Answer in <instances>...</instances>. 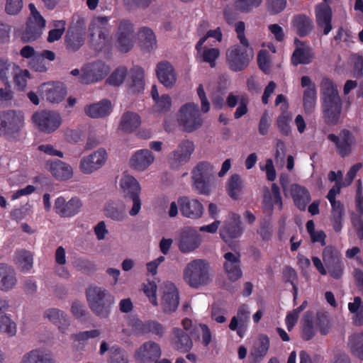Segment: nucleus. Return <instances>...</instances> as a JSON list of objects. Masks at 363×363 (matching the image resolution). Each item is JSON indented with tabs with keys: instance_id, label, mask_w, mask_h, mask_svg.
<instances>
[{
	"instance_id": "obj_1",
	"label": "nucleus",
	"mask_w": 363,
	"mask_h": 363,
	"mask_svg": "<svg viewBox=\"0 0 363 363\" xmlns=\"http://www.w3.org/2000/svg\"><path fill=\"white\" fill-rule=\"evenodd\" d=\"M320 102L323 118L328 125L339 123L342 111V101L337 84L325 77L320 82Z\"/></svg>"
},
{
	"instance_id": "obj_2",
	"label": "nucleus",
	"mask_w": 363,
	"mask_h": 363,
	"mask_svg": "<svg viewBox=\"0 0 363 363\" xmlns=\"http://www.w3.org/2000/svg\"><path fill=\"white\" fill-rule=\"evenodd\" d=\"M30 14L23 26L16 28L14 34L23 43H32L37 40L43 33L45 20L38 11L35 4H28Z\"/></svg>"
},
{
	"instance_id": "obj_3",
	"label": "nucleus",
	"mask_w": 363,
	"mask_h": 363,
	"mask_svg": "<svg viewBox=\"0 0 363 363\" xmlns=\"http://www.w3.org/2000/svg\"><path fill=\"white\" fill-rule=\"evenodd\" d=\"M90 309L100 318H108L114 304V297L106 289L90 286L86 291Z\"/></svg>"
},
{
	"instance_id": "obj_4",
	"label": "nucleus",
	"mask_w": 363,
	"mask_h": 363,
	"mask_svg": "<svg viewBox=\"0 0 363 363\" xmlns=\"http://www.w3.org/2000/svg\"><path fill=\"white\" fill-rule=\"evenodd\" d=\"M109 18L97 16L92 19L88 28V39L90 47L96 52H101L110 45Z\"/></svg>"
},
{
	"instance_id": "obj_5",
	"label": "nucleus",
	"mask_w": 363,
	"mask_h": 363,
	"mask_svg": "<svg viewBox=\"0 0 363 363\" xmlns=\"http://www.w3.org/2000/svg\"><path fill=\"white\" fill-rule=\"evenodd\" d=\"M209 263L202 259L189 262L184 270V279L192 288L207 285L210 281Z\"/></svg>"
},
{
	"instance_id": "obj_6",
	"label": "nucleus",
	"mask_w": 363,
	"mask_h": 363,
	"mask_svg": "<svg viewBox=\"0 0 363 363\" xmlns=\"http://www.w3.org/2000/svg\"><path fill=\"white\" fill-rule=\"evenodd\" d=\"M213 166L208 162H199L192 170L193 186L199 194L208 196L211 192Z\"/></svg>"
},
{
	"instance_id": "obj_7",
	"label": "nucleus",
	"mask_w": 363,
	"mask_h": 363,
	"mask_svg": "<svg viewBox=\"0 0 363 363\" xmlns=\"http://www.w3.org/2000/svg\"><path fill=\"white\" fill-rule=\"evenodd\" d=\"M253 57L252 50L249 46L234 45L226 51V63L231 71L244 70Z\"/></svg>"
},
{
	"instance_id": "obj_8",
	"label": "nucleus",
	"mask_w": 363,
	"mask_h": 363,
	"mask_svg": "<svg viewBox=\"0 0 363 363\" xmlns=\"http://www.w3.org/2000/svg\"><path fill=\"white\" fill-rule=\"evenodd\" d=\"M178 123L182 130L192 133L199 129L203 123L199 106L194 103H187L183 105L178 114Z\"/></svg>"
},
{
	"instance_id": "obj_9",
	"label": "nucleus",
	"mask_w": 363,
	"mask_h": 363,
	"mask_svg": "<svg viewBox=\"0 0 363 363\" xmlns=\"http://www.w3.org/2000/svg\"><path fill=\"white\" fill-rule=\"evenodd\" d=\"M120 186L125 201L133 202V206L129 211V214L131 216L138 215L142 206L140 198L141 191L140 184L133 176L125 175L121 179Z\"/></svg>"
},
{
	"instance_id": "obj_10",
	"label": "nucleus",
	"mask_w": 363,
	"mask_h": 363,
	"mask_svg": "<svg viewBox=\"0 0 363 363\" xmlns=\"http://www.w3.org/2000/svg\"><path fill=\"white\" fill-rule=\"evenodd\" d=\"M115 34L116 48L122 53H127L134 45L135 39L133 23L128 19L119 20Z\"/></svg>"
},
{
	"instance_id": "obj_11",
	"label": "nucleus",
	"mask_w": 363,
	"mask_h": 363,
	"mask_svg": "<svg viewBox=\"0 0 363 363\" xmlns=\"http://www.w3.org/2000/svg\"><path fill=\"white\" fill-rule=\"evenodd\" d=\"M175 240L179 251L184 254L198 249L202 241L201 235L196 230L190 226L181 228Z\"/></svg>"
},
{
	"instance_id": "obj_12",
	"label": "nucleus",
	"mask_w": 363,
	"mask_h": 363,
	"mask_svg": "<svg viewBox=\"0 0 363 363\" xmlns=\"http://www.w3.org/2000/svg\"><path fill=\"white\" fill-rule=\"evenodd\" d=\"M24 114L21 111L9 110L0 113V135H11L24 126Z\"/></svg>"
},
{
	"instance_id": "obj_13",
	"label": "nucleus",
	"mask_w": 363,
	"mask_h": 363,
	"mask_svg": "<svg viewBox=\"0 0 363 363\" xmlns=\"http://www.w3.org/2000/svg\"><path fill=\"white\" fill-rule=\"evenodd\" d=\"M323 260L330 277L339 279L342 277L345 265L340 255L332 246L324 248L322 254Z\"/></svg>"
},
{
	"instance_id": "obj_14",
	"label": "nucleus",
	"mask_w": 363,
	"mask_h": 363,
	"mask_svg": "<svg viewBox=\"0 0 363 363\" xmlns=\"http://www.w3.org/2000/svg\"><path fill=\"white\" fill-rule=\"evenodd\" d=\"M327 138L335 144L336 152L341 157L345 158L352 153L355 139L350 130L344 128L340 130L339 135L330 133Z\"/></svg>"
},
{
	"instance_id": "obj_15",
	"label": "nucleus",
	"mask_w": 363,
	"mask_h": 363,
	"mask_svg": "<svg viewBox=\"0 0 363 363\" xmlns=\"http://www.w3.org/2000/svg\"><path fill=\"white\" fill-rule=\"evenodd\" d=\"M181 214L192 220H196L203 214L204 208L202 203L196 199L180 196L177 200Z\"/></svg>"
},
{
	"instance_id": "obj_16",
	"label": "nucleus",
	"mask_w": 363,
	"mask_h": 363,
	"mask_svg": "<svg viewBox=\"0 0 363 363\" xmlns=\"http://www.w3.org/2000/svg\"><path fill=\"white\" fill-rule=\"evenodd\" d=\"M194 151V144L189 140L182 141L176 150L169 157L171 167L177 169L179 166L186 163Z\"/></svg>"
},
{
	"instance_id": "obj_17",
	"label": "nucleus",
	"mask_w": 363,
	"mask_h": 363,
	"mask_svg": "<svg viewBox=\"0 0 363 363\" xmlns=\"http://www.w3.org/2000/svg\"><path fill=\"white\" fill-rule=\"evenodd\" d=\"M302 87H306L303 95V105L306 114L313 112L317 100V90L315 84L308 76H303L301 79Z\"/></svg>"
},
{
	"instance_id": "obj_18",
	"label": "nucleus",
	"mask_w": 363,
	"mask_h": 363,
	"mask_svg": "<svg viewBox=\"0 0 363 363\" xmlns=\"http://www.w3.org/2000/svg\"><path fill=\"white\" fill-rule=\"evenodd\" d=\"M179 292L176 286L169 281L164 283L162 306L164 313L174 312L179 306Z\"/></svg>"
},
{
	"instance_id": "obj_19",
	"label": "nucleus",
	"mask_w": 363,
	"mask_h": 363,
	"mask_svg": "<svg viewBox=\"0 0 363 363\" xmlns=\"http://www.w3.org/2000/svg\"><path fill=\"white\" fill-rule=\"evenodd\" d=\"M82 203L78 197H72L68 201L62 196L58 197L55 202V212L61 217H72L77 214Z\"/></svg>"
},
{
	"instance_id": "obj_20",
	"label": "nucleus",
	"mask_w": 363,
	"mask_h": 363,
	"mask_svg": "<svg viewBox=\"0 0 363 363\" xmlns=\"http://www.w3.org/2000/svg\"><path fill=\"white\" fill-rule=\"evenodd\" d=\"M107 72V67L104 62H94L90 67L82 69L79 79L81 83L85 84L96 82L103 79Z\"/></svg>"
},
{
	"instance_id": "obj_21",
	"label": "nucleus",
	"mask_w": 363,
	"mask_h": 363,
	"mask_svg": "<svg viewBox=\"0 0 363 363\" xmlns=\"http://www.w3.org/2000/svg\"><path fill=\"white\" fill-rule=\"evenodd\" d=\"M107 153L104 149H99L86 157L81 160L79 168L84 174H90L101 168L105 163Z\"/></svg>"
},
{
	"instance_id": "obj_22",
	"label": "nucleus",
	"mask_w": 363,
	"mask_h": 363,
	"mask_svg": "<svg viewBox=\"0 0 363 363\" xmlns=\"http://www.w3.org/2000/svg\"><path fill=\"white\" fill-rule=\"evenodd\" d=\"M296 48L291 55V61L292 65L297 66L298 65H308L314 58L313 49L306 42L301 41L298 38L294 40Z\"/></svg>"
},
{
	"instance_id": "obj_23",
	"label": "nucleus",
	"mask_w": 363,
	"mask_h": 363,
	"mask_svg": "<svg viewBox=\"0 0 363 363\" xmlns=\"http://www.w3.org/2000/svg\"><path fill=\"white\" fill-rule=\"evenodd\" d=\"M132 328L137 335L152 333L158 337H162L165 333L164 327L157 320L142 321L140 319L133 320Z\"/></svg>"
},
{
	"instance_id": "obj_24",
	"label": "nucleus",
	"mask_w": 363,
	"mask_h": 363,
	"mask_svg": "<svg viewBox=\"0 0 363 363\" xmlns=\"http://www.w3.org/2000/svg\"><path fill=\"white\" fill-rule=\"evenodd\" d=\"M315 13L318 26L323 28L324 35H328L333 28L330 6L325 3H320L315 6Z\"/></svg>"
},
{
	"instance_id": "obj_25",
	"label": "nucleus",
	"mask_w": 363,
	"mask_h": 363,
	"mask_svg": "<svg viewBox=\"0 0 363 363\" xmlns=\"http://www.w3.org/2000/svg\"><path fill=\"white\" fill-rule=\"evenodd\" d=\"M160 345L152 341L145 342L135 352V358L143 363H147L158 359L161 356Z\"/></svg>"
},
{
	"instance_id": "obj_26",
	"label": "nucleus",
	"mask_w": 363,
	"mask_h": 363,
	"mask_svg": "<svg viewBox=\"0 0 363 363\" xmlns=\"http://www.w3.org/2000/svg\"><path fill=\"white\" fill-rule=\"evenodd\" d=\"M336 196L328 191L326 198L331 204V222L336 233H340L342 228L344 216V206L340 201L335 199Z\"/></svg>"
},
{
	"instance_id": "obj_27",
	"label": "nucleus",
	"mask_w": 363,
	"mask_h": 363,
	"mask_svg": "<svg viewBox=\"0 0 363 363\" xmlns=\"http://www.w3.org/2000/svg\"><path fill=\"white\" fill-rule=\"evenodd\" d=\"M156 74L160 82L166 87L170 88L176 82L174 69L167 61H162L157 64Z\"/></svg>"
},
{
	"instance_id": "obj_28",
	"label": "nucleus",
	"mask_w": 363,
	"mask_h": 363,
	"mask_svg": "<svg viewBox=\"0 0 363 363\" xmlns=\"http://www.w3.org/2000/svg\"><path fill=\"white\" fill-rule=\"evenodd\" d=\"M291 196L295 206L300 211H304L311 200L309 191L299 184L291 186Z\"/></svg>"
},
{
	"instance_id": "obj_29",
	"label": "nucleus",
	"mask_w": 363,
	"mask_h": 363,
	"mask_svg": "<svg viewBox=\"0 0 363 363\" xmlns=\"http://www.w3.org/2000/svg\"><path fill=\"white\" fill-rule=\"evenodd\" d=\"M154 155L150 150L142 149L135 152L132 156L130 164L133 169L143 171L154 162Z\"/></svg>"
},
{
	"instance_id": "obj_30",
	"label": "nucleus",
	"mask_w": 363,
	"mask_h": 363,
	"mask_svg": "<svg viewBox=\"0 0 363 363\" xmlns=\"http://www.w3.org/2000/svg\"><path fill=\"white\" fill-rule=\"evenodd\" d=\"M17 284L15 270L10 266L0 264V290L9 291Z\"/></svg>"
},
{
	"instance_id": "obj_31",
	"label": "nucleus",
	"mask_w": 363,
	"mask_h": 363,
	"mask_svg": "<svg viewBox=\"0 0 363 363\" xmlns=\"http://www.w3.org/2000/svg\"><path fill=\"white\" fill-rule=\"evenodd\" d=\"M48 165H50V171L57 179L67 180L72 176V167L61 160H47Z\"/></svg>"
},
{
	"instance_id": "obj_32",
	"label": "nucleus",
	"mask_w": 363,
	"mask_h": 363,
	"mask_svg": "<svg viewBox=\"0 0 363 363\" xmlns=\"http://www.w3.org/2000/svg\"><path fill=\"white\" fill-rule=\"evenodd\" d=\"M173 345L179 351L182 352H189L192 346L193 342L189 334L182 329L179 328H173Z\"/></svg>"
},
{
	"instance_id": "obj_33",
	"label": "nucleus",
	"mask_w": 363,
	"mask_h": 363,
	"mask_svg": "<svg viewBox=\"0 0 363 363\" xmlns=\"http://www.w3.org/2000/svg\"><path fill=\"white\" fill-rule=\"evenodd\" d=\"M84 111L87 116L91 118H103L108 116L111 111V104L108 99L86 106Z\"/></svg>"
},
{
	"instance_id": "obj_34",
	"label": "nucleus",
	"mask_w": 363,
	"mask_h": 363,
	"mask_svg": "<svg viewBox=\"0 0 363 363\" xmlns=\"http://www.w3.org/2000/svg\"><path fill=\"white\" fill-rule=\"evenodd\" d=\"M105 216L115 221H123L127 217L125 206L122 202H108L104 209Z\"/></svg>"
},
{
	"instance_id": "obj_35",
	"label": "nucleus",
	"mask_w": 363,
	"mask_h": 363,
	"mask_svg": "<svg viewBox=\"0 0 363 363\" xmlns=\"http://www.w3.org/2000/svg\"><path fill=\"white\" fill-rule=\"evenodd\" d=\"M47 318L56 325L62 333H65L70 325L68 315L57 308H50L47 311Z\"/></svg>"
},
{
	"instance_id": "obj_36",
	"label": "nucleus",
	"mask_w": 363,
	"mask_h": 363,
	"mask_svg": "<svg viewBox=\"0 0 363 363\" xmlns=\"http://www.w3.org/2000/svg\"><path fill=\"white\" fill-rule=\"evenodd\" d=\"M67 94V89L62 82H47V101L52 103L62 101Z\"/></svg>"
},
{
	"instance_id": "obj_37",
	"label": "nucleus",
	"mask_w": 363,
	"mask_h": 363,
	"mask_svg": "<svg viewBox=\"0 0 363 363\" xmlns=\"http://www.w3.org/2000/svg\"><path fill=\"white\" fill-rule=\"evenodd\" d=\"M140 117L138 113L127 111L121 117L119 128L123 132L132 133L140 125Z\"/></svg>"
},
{
	"instance_id": "obj_38",
	"label": "nucleus",
	"mask_w": 363,
	"mask_h": 363,
	"mask_svg": "<svg viewBox=\"0 0 363 363\" xmlns=\"http://www.w3.org/2000/svg\"><path fill=\"white\" fill-rule=\"evenodd\" d=\"M292 23L300 37L308 35L313 28L312 20L304 14L295 16Z\"/></svg>"
},
{
	"instance_id": "obj_39",
	"label": "nucleus",
	"mask_w": 363,
	"mask_h": 363,
	"mask_svg": "<svg viewBox=\"0 0 363 363\" xmlns=\"http://www.w3.org/2000/svg\"><path fill=\"white\" fill-rule=\"evenodd\" d=\"M139 38L143 50L150 52L157 46V40L153 31L148 28L143 27L139 31Z\"/></svg>"
},
{
	"instance_id": "obj_40",
	"label": "nucleus",
	"mask_w": 363,
	"mask_h": 363,
	"mask_svg": "<svg viewBox=\"0 0 363 363\" xmlns=\"http://www.w3.org/2000/svg\"><path fill=\"white\" fill-rule=\"evenodd\" d=\"M242 189L241 177L238 174H232L226 183V191L228 196L233 200L238 199Z\"/></svg>"
},
{
	"instance_id": "obj_41",
	"label": "nucleus",
	"mask_w": 363,
	"mask_h": 363,
	"mask_svg": "<svg viewBox=\"0 0 363 363\" xmlns=\"http://www.w3.org/2000/svg\"><path fill=\"white\" fill-rule=\"evenodd\" d=\"M15 262L21 271L28 272L33 267V255L27 250H20L16 253Z\"/></svg>"
},
{
	"instance_id": "obj_42",
	"label": "nucleus",
	"mask_w": 363,
	"mask_h": 363,
	"mask_svg": "<svg viewBox=\"0 0 363 363\" xmlns=\"http://www.w3.org/2000/svg\"><path fill=\"white\" fill-rule=\"evenodd\" d=\"M84 33L68 29L65 35V44L68 50H78L84 44Z\"/></svg>"
},
{
	"instance_id": "obj_43",
	"label": "nucleus",
	"mask_w": 363,
	"mask_h": 363,
	"mask_svg": "<svg viewBox=\"0 0 363 363\" xmlns=\"http://www.w3.org/2000/svg\"><path fill=\"white\" fill-rule=\"evenodd\" d=\"M130 87L134 93H139L144 89V71L140 67H134L130 71Z\"/></svg>"
},
{
	"instance_id": "obj_44",
	"label": "nucleus",
	"mask_w": 363,
	"mask_h": 363,
	"mask_svg": "<svg viewBox=\"0 0 363 363\" xmlns=\"http://www.w3.org/2000/svg\"><path fill=\"white\" fill-rule=\"evenodd\" d=\"M315 328L314 327L313 316L311 313H306L303 318V325L301 327V335L304 341L312 340L315 335Z\"/></svg>"
},
{
	"instance_id": "obj_45",
	"label": "nucleus",
	"mask_w": 363,
	"mask_h": 363,
	"mask_svg": "<svg viewBox=\"0 0 363 363\" xmlns=\"http://www.w3.org/2000/svg\"><path fill=\"white\" fill-rule=\"evenodd\" d=\"M50 26L53 28L50 29L48 32L47 41L52 43L62 38L65 31L66 21L64 20L52 21L50 23Z\"/></svg>"
},
{
	"instance_id": "obj_46",
	"label": "nucleus",
	"mask_w": 363,
	"mask_h": 363,
	"mask_svg": "<svg viewBox=\"0 0 363 363\" xmlns=\"http://www.w3.org/2000/svg\"><path fill=\"white\" fill-rule=\"evenodd\" d=\"M191 335L194 338L199 339L201 335V342L203 346L207 347L211 341V333L206 324H199L194 325V328L191 331Z\"/></svg>"
},
{
	"instance_id": "obj_47",
	"label": "nucleus",
	"mask_w": 363,
	"mask_h": 363,
	"mask_svg": "<svg viewBox=\"0 0 363 363\" xmlns=\"http://www.w3.org/2000/svg\"><path fill=\"white\" fill-rule=\"evenodd\" d=\"M20 363H45V350L37 348L26 353Z\"/></svg>"
},
{
	"instance_id": "obj_48",
	"label": "nucleus",
	"mask_w": 363,
	"mask_h": 363,
	"mask_svg": "<svg viewBox=\"0 0 363 363\" xmlns=\"http://www.w3.org/2000/svg\"><path fill=\"white\" fill-rule=\"evenodd\" d=\"M242 233L240 223L233 222L226 225L220 230L221 238L227 242L230 239L237 238L241 235Z\"/></svg>"
},
{
	"instance_id": "obj_49",
	"label": "nucleus",
	"mask_w": 363,
	"mask_h": 363,
	"mask_svg": "<svg viewBox=\"0 0 363 363\" xmlns=\"http://www.w3.org/2000/svg\"><path fill=\"white\" fill-rule=\"evenodd\" d=\"M13 78L16 89L19 91H23L27 86V81L30 78V74L27 69H21L19 66L16 67Z\"/></svg>"
},
{
	"instance_id": "obj_50",
	"label": "nucleus",
	"mask_w": 363,
	"mask_h": 363,
	"mask_svg": "<svg viewBox=\"0 0 363 363\" xmlns=\"http://www.w3.org/2000/svg\"><path fill=\"white\" fill-rule=\"evenodd\" d=\"M314 322L322 335H326L329 333L331 325L329 317L325 313L317 312L315 318H313Z\"/></svg>"
},
{
	"instance_id": "obj_51",
	"label": "nucleus",
	"mask_w": 363,
	"mask_h": 363,
	"mask_svg": "<svg viewBox=\"0 0 363 363\" xmlns=\"http://www.w3.org/2000/svg\"><path fill=\"white\" fill-rule=\"evenodd\" d=\"M0 331L11 337L14 336L17 332L16 323L11 320L9 315L5 313H0Z\"/></svg>"
},
{
	"instance_id": "obj_52",
	"label": "nucleus",
	"mask_w": 363,
	"mask_h": 363,
	"mask_svg": "<svg viewBox=\"0 0 363 363\" xmlns=\"http://www.w3.org/2000/svg\"><path fill=\"white\" fill-rule=\"evenodd\" d=\"M349 346L353 355L363 359V335H354L350 337Z\"/></svg>"
},
{
	"instance_id": "obj_53",
	"label": "nucleus",
	"mask_w": 363,
	"mask_h": 363,
	"mask_svg": "<svg viewBox=\"0 0 363 363\" xmlns=\"http://www.w3.org/2000/svg\"><path fill=\"white\" fill-rule=\"evenodd\" d=\"M152 111L155 113H165L170 111L172 106V99L168 94H163L160 98L154 101Z\"/></svg>"
},
{
	"instance_id": "obj_54",
	"label": "nucleus",
	"mask_w": 363,
	"mask_h": 363,
	"mask_svg": "<svg viewBox=\"0 0 363 363\" xmlns=\"http://www.w3.org/2000/svg\"><path fill=\"white\" fill-rule=\"evenodd\" d=\"M127 73L126 67H119L110 74L106 82L114 86H120L123 82Z\"/></svg>"
},
{
	"instance_id": "obj_55",
	"label": "nucleus",
	"mask_w": 363,
	"mask_h": 363,
	"mask_svg": "<svg viewBox=\"0 0 363 363\" xmlns=\"http://www.w3.org/2000/svg\"><path fill=\"white\" fill-rule=\"evenodd\" d=\"M262 0H235V9L242 13H249L254 8L259 7Z\"/></svg>"
},
{
	"instance_id": "obj_56",
	"label": "nucleus",
	"mask_w": 363,
	"mask_h": 363,
	"mask_svg": "<svg viewBox=\"0 0 363 363\" xmlns=\"http://www.w3.org/2000/svg\"><path fill=\"white\" fill-rule=\"evenodd\" d=\"M16 67H18L16 64L11 62L9 60L0 58V79L7 81L10 72L12 74L16 71Z\"/></svg>"
},
{
	"instance_id": "obj_57",
	"label": "nucleus",
	"mask_w": 363,
	"mask_h": 363,
	"mask_svg": "<svg viewBox=\"0 0 363 363\" xmlns=\"http://www.w3.org/2000/svg\"><path fill=\"white\" fill-rule=\"evenodd\" d=\"M62 123L60 113L55 111H47V133L56 130Z\"/></svg>"
},
{
	"instance_id": "obj_58",
	"label": "nucleus",
	"mask_w": 363,
	"mask_h": 363,
	"mask_svg": "<svg viewBox=\"0 0 363 363\" xmlns=\"http://www.w3.org/2000/svg\"><path fill=\"white\" fill-rule=\"evenodd\" d=\"M220 55V50L218 48H205L202 53V61L210 64L211 67L216 65V61Z\"/></svg>"
},
{
	"instance_id": "obj_59",
	"label": "nucleus",
	"mask_w": 363,
	"mask_h": 363,
	"mask_svg": "<svg viewBox=\"0 0 363 363\" xmlns=\"http://www.w3.org/2000/svg\"><path fill=\"white\" fill-rule=\"evenodd\" d=\"M31 123L33 128L39 131L45 130V111H37L31 116Z\"/></svg>"
},
{
	"instance_id": "obj_60",
	"label": "nucleus",
	"mask_w": 363,
	"mask_h": 363,
	"mask_svg": "<svg viewBox=\"0 0 363 363\" xmlns=\"http://www.w3.org/2000/svg\"><path fill=\"white\" fill-rule=\"evenodd\" d=\"M157 284L154 281H147L146 284H143V291L149 298L150 302L154 306L158 305L157 299Z\"/></svg>"
},
{
	"instance_id": "obj_61",
	"label": "nucleus",
	"mask_w": 363,
	"mask_h": 363,
	"mask_svg": "<svg viewBox=\"0 0 363 363\" xmlns=\"http://www.w3.org/2000/svg\"><path fill=\"white\" fill-rule=\"evenodd\" d=\"M228 267H226V264H223L225 272L231 281H235L242 277V272L240 268V263L230 264Z\"/></svg>"
},
{
	"instance_id": "obj_62",
	"label": "nucleus",
	"mask_w": 363,
	"mask_h": 363,
	"mask_svg": "<svg viewBox=\"0 0 363 363\" xmlns=\"http://www.w3.org/2000/svg\"><path fill=\"white\" fill-rule=\"evenodd\" d=\"M289 121L290 118L285 113L281 114L277 119V127L280 133L285 136H288L291 133Z\"/></svg>"
},
{
	"instance_id": "obj_63",
	"label": "nucleus",
	"mask_w": 363,
	"mask_h": 363,
	"mask_svg": "<svg viewBox=\"0 0 363 363\" xmlns=\"http://www.w3.org/2000/svg\"><path fill=\"white\" fill-rule=\"evenodd\" d=\"M286 3V0H267V8L270 14L276 15L285 9Z\"/></svg>"
},
{
	"instance_id": "obj_64",
	"label": "nucleus",
	"mask_w": 363,
	"mask_h": 363,
	"mask_svg": "<svg viewBox=\"0 0 363 363\" xmlns=\"http://www.w3.org/2000/svg\"><path fill=\"white\" fill-rule=\"evenodd\" d=\"M128 358L126 352L121 349H116L110 357L109 363H128Z\"/></svg>"
}]
</instances>
